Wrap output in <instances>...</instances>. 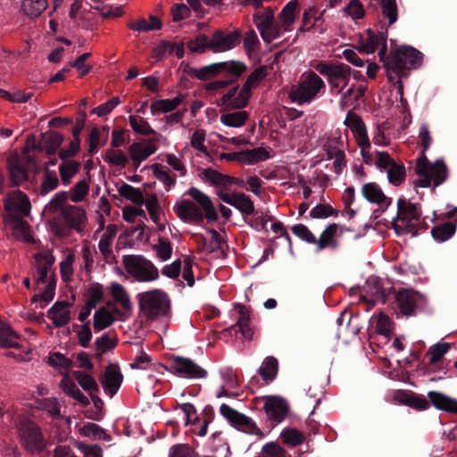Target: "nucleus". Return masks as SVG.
Masks as SVG:
<instances>
[{"mask_svg":"<svg viewBox=\"0 0 457 457\" xmlns=\"http://www.w3.org/2000/svg\"><path fill=\"white\" fill-rule=\"evenodd\" d=\"M449 350V344L436 343L431 345L427 353L429 362L434 364L441 360Z\"/></svg>","mask_w":457,"mask_h":457,"instance_id":"obj_61","label":"nucleus"},{"mask_svg":"<svg viewBox=\"0 0 457 457\" xmlns=\"http://www.w3.org/2000/svg\"><path fill=\"white\" fill-rule=\"evenodd\" d=\"M326 10L320 13L315 5H312L304 10L303 13L302 26L299 30L303 32H312L323 34L327 31L328 26L323 18Z\"/></svg>","mask_w":457,"mask_h":457,"instance_id":"obj_16","label":"nucleus"},{"mask_svg":"<svg viewBox=\"0 0 457 457\" xmlns=\"http://www.w3.org/2000/svg\"><path fill=\"white\" fill-rule=\"evenodd\" d=\"M237 309L239 314V318L237 321V326L239 328V331L242 333L245 338H251L253 336L252 330L249 327L250 321V313L245 306L238 304L237 305Z\"/></svg>","mask_w":457,"mask_h":457,"instance_id":"obj_46","label":"nucleus"},{"mask_svg":"<svg viewBox=\"0 0 457 457\" xmlns=\"http://www.w3.org/2000/svg\"><path fill=\"white\" fill-rule=\"evenodd\" d=\"M431 403L438 410L457 413V401L443 395L442 393L430 391L428 394Z\"/></svg>","mask_w":457,"mask_h":457,"instance_id":"obj_38","label":"nucleus"},{"mask_svg":"<svg viewBox=\"0 0 457 457\" xmlns=\"http://www.w3.org/2000/svg\"><path fill=\"white\" fill-rule=\"evenodd\" d=\"M157 146L152 140H142L131 144L129 147V154L133 163L138 167L142 162L155 153Z\"/></svg>","mask_w":457,"mask_h":457,"instance_id":"obj_24","label":"nucleus"},{"mask_svg":"<svg viewBox=\"0 0 457 457\" xmlns=\"http://www.w3.org/2000/svg\"><path fill=\"white\" fill-rule=\"evenodd\" d=\"M187 194L192 199H182L173 207L174 212L181 220L187 223H199L204 218L210 221L218 219L216 209L206 194L196 187H190Z\"/></svg>","mask_w":457,"mask_h":457,"instance_id":"obj_2","label":"nucleus"},{"mask_svg":"<svg viewBox=\"0 0 457 457\" xmlns=\"http://www.w3.org/2000/svg\"><path fill=\"white\" fill-rule=\"evenodd\" d=\"M418 299V294L408 290H400L396 295L399 308L404 315H411L414 312Z\"/></svg>","mask_w":457,"mask_h":457,"instance_id":"obj_35","label":"nucleus"},{"mask_svg":"<svg viewBox=\"0 0 457 457\" xmlns=\"http://www.w3.org/2000/svg\"><path fill=\"white\" fill-rule=\"evenodd\" d=\"M68 199L66 192L57 193L50 201L48 207L52 211L60 210L61 219L64 226L55 220L52 225V232L59 237H66L71 230L82 235L87 225V216L85 209L78 205H65Z\"/></svg>","mask_w":457,"mask_h":457,"instance_id":"obj_1","label":"nucleus"},{"mask_svg":"<svg viewBox=\"0 0 457 457\" xmlns=\"http://www.w3.org/2000/svg\"><path fill=\"white\" fill-rule=\"evenodd\" d=\"M251 94L243 87H234L222 96V104L228 109H241L246 106Z\"/></svg>","mask_w":457,"mask_h":457,"instance_id":"obj_25","label":"nucleus"},{"mask_svg":"<svg viewBox=\"0 0 457 457\" xmlns=\"http://www.w3.org/2000/svg\"><path fill=\"white\" fill-rule=\"evenodd\" d=\"M240 41L238 30L225 32L217 30L211 37V50L213 53H224L233 49Z\"/></svg>","mask_w":457,"mask_h":457,"instance_id":"obj_18","label":"nucleus"},{"mask_svg":"<svg viewBox=\"0 0 457 457\" xmlns=\"http://www.w3.org/2000/svg\"><path fill=\"white\" fill-rule=\"evenodd\" d=\"M259 374L266 382L272 381L278 373V361L274 357H267L258 370Z\"/></svg>","mask_w":457,"mask_h":457,"instance_id":"obj_45","label":"nucleus"},{"mask_svg":"<svg viewBox=\"0 0 457 457\" xmlns=\"http://www.w3.org/2000/svg\"><path fill=\"white\" fill-rule=\"evenodd\" d=\"M129 124L132 129L141 135H150L154 133V129L151 128L149 123L143 118L136 115H130L129 117Z\"/></svg>","mask_w":457,"mask_h":457,"instance_id":"obj_62","label":"nucleus"},{"mask_svg":"<svg viewBox=\"0 0 457 457\" xmlns=\"http://www.w3.org/2000/svg\"><path fill=\"white\" fill-rule=\"evenodd\" d=\"M263 408L269 420L276 423L281 422L289 410L287 402L284 398L275 395L264 397Z\"/></svg>","mask_w":457,"mask_h":457,"instance_id":"obj_21","label":"nucleus"},{"mask_svg":"<svg viewBox=\"0 0 457 457\" xmlns=\"http://www.w3.org/2000/svg\"><path fill=\"white\" fill-rule=\"evenodd\" d=\"M117 232L118 228L115 224H108L100 236L98 249L106 262L113 257L112 243Z\"/></svg>","mask_w":457,"mask_h":457,"instance_id":"obj_27","label":"nucleus"},{"mask_svg":"<svg viewBox=\"0 0 457 457\" xmlns=\"http://www.w3.org/2000/svg\"><path fill=\"white\" fill-rule=\"evenodd\" d=\"M122 379L120 369L116 365L110 364L105 368L100 382L104 393L112 398L117 394Z\"/></svg>","mask_w":457,"mask_h":457,"instance_id":"obj_22","label":"nucleus"},{"mask_svg":"<svg viewBox=\"0 0 457 457\" xmlns=\"http://www.w3.org/2000/svg\"><path fill=\"white\" fill-rule=\"evenodd\" d=\"M202 179L205 183H208L209 185L217 187V192L219 190H224V187L231 185L234 182L233 178L227 175H223L212 169H204L202 171Z\"/></svg>","mask_w":457,"mask_h":457,"instance_id":"obj_33","label":"nucleus"},{"mask_svg":"<svg viewBox=\"0 0 457 457\" xmlns=\"http://www.w3.org/2000/svg\"><path fill=\"white\" fill-rule=\"evenodd\" d=\"M243 152V164H253L270 158L269 152L263 147H256Z\"/></svg>","mask_w":457,"mask_h":457,"instance_id":"obj_47","label":"nucleus"},{"mask_svg":"<svg viewBox=\"0 0 457 457\" xmlns=\"http://www.w3.org/2000/svg\"><path fill=\"white\" fill-rule=\"evenodd\" d=\"M455 230V226L451 222H447L435 227L432 229L431 234L436 241L445 242L453 236Z\"/></svg>","mask_w":457,"mask_h":457,"instance_id":"obj_54","label":"nucleus"},{"mask_svg":"<svg viewBox=\"0 0 457 457\" xmlns=\"http://www.w3.org/2000/svg\"><path fill=\"white\" fill-rule=\"evenodd\" d=\"M115 320H119L115 313H113L112 307L105 306L97 309L93 317L94 329L96 331L103 330L110 327Z\"/></svg>","mask_w":457,"mask_h":457,"instance_id":"obj_30","label":"nucleus"},{"mask_svg":"<svg viewBox=\"0 0 457 457\" xmlns=\"http://www.w3.org/2000/svg\"><path fill=\"white\" fill-rule=\"evenodd\" d=\"M420 210L417 204H413L403 198L397 201V215L393 219V228L397 235L410 233L417 234V226L420 221Z\"/></svg>","mask_w":457,"mask_h":457,"instance_id":"obj_5","label":"nucleus"},{"mask_svg":"<svg viewBox=\"0 0 457 457\" xmlns=\"http://www.w3.org/2000/svg\"><path fill=\"white\" fill-rule=\"evenodd\" d=\"M298 13L299 3L297 0H291L283 7L279 14V20L286 31L291 30V27L295 22Z\"/></svg>","mask_w":457,"mask_h":457,"instance_id":"obj_36","label":"nucleus"},{"mask_svg":"<svg viewBox=\"0 0 457 457\" xmlns=\"http://www.w3.org/2000/svg\"><path fill=\"white\" fill-rule=\"evenodd\" d=\"M153 250L161 262L168 261L172 254V246L170 243L165 239H159V241L153 245Z\"/></svg>","mask_w":457,"mask_h":457,"instance_id":"obj_59","label":"nucleus"},{"mask_svg":"<svg viewBox=\"0 0 457 457\" xmlns=\"http://www.w3.org/2000/svg\"><path fill=\"white\" fill-rule=\"evenodd\" d=\"M222 384L217 391V396H229L235 395L232 390L237 388L238 381L236 373L230 368L221 369L220 371Z\"/></svg>","mask_w":457,"mask_h":457,"instance_id":"obj_31","label":"nucleus"},{"mask_svg":"<svg viewBox=\"0 0 457 457\" xmlns=\"http://www.w3.org/2000/svg\"><path fill=\"white\" fill-rule=\"evenodd\" d=\"M4 208L11 220L21 219L30 212L31 204L28 196L21 190L9 194L4 200Z\"/></svg>","mask_w":457,"mask_h":457,"instance_id":"obj_14","label":"nucleus"},{"mask_svg":"<svg viewBox=\"0 0 457 457\" xmlns=\"http://www.w3.org/2000/svg\"><path fill=\"white\" fill-rule=\"evenodd\" d=\"M344 226L337 223L329 224L321 233L319 239H317V252H320L327 247L337 249L338 246L337 237H341L346 231Z\"/></svg>","mask_w":457,"mask_h":457,"instance_id":"obj_23","label":"nucleus"},{"mask_svg":"<svg viewBox=\"0 0 457 457\" xmlns=\"http://www.w3.org/2000/svg\"><path fill=\"white\" fill-rule=\"evenodd\" d=\"M46 0H23L22 9L24 12L30 17H37L46 8Z\"/></svg>","mask_w":457,"mask_h":457,"instance_id":"obj_52","label":"nucleus"},{"mask_svg":"<svg viewBox=\"0 0 457 457\" xmlns=\"http://www.w3.org/2000/svg\"><path fill=\"white\" fill-rule=\"evenodd\" d=\"M118 193L121 197L130 201L137 205H141L144 203L143 191L140 188L134 187L129 184H121L118 187Z\"/></svg>","mask_w":457,"mask_h":457,"instance_id":"obj_42","label":"nucleus"},{"mask_svg":"<svg viewBox=\"0 0 457 457\" xmlns=\"http://www.w3.org/2000/svg\"><path fill=\"white\" fill-rule=\"evenodd\" d=\"M216 67L218 74L227 76L226 80H229V83L239 78L245 70V65L237 61L216 62Z\"/></svg>","mask_w":457,"mask_h":457,"instance_id":"obj_32","label":"nucleus"},{"mask_svg":"<svg viewBox=\"0 0 457 457\" xmlns=\"http://www.w3.org/2000/svg\"><path fill=\"white\" fill-rule=\"evenodd\" d=\"M171 370L174 374L183 378H203L207 375L205 370L192 360L184 357H175Z\"/></svg>","mask_w":457,"mask_h":457,"instance_id":"obj_17","label":"nucleus"},{"mask_svg":"<svg viewBox=\"0 0 457 457\" xmlns=\"http://www.w3.org/2000/svg\"><path fill=\"white\" fill-rule=\"evenodd\" d=\"M12 220L13 222L12 233L15 238L28 244L34 243V238L29 232V226L20 219Z\"/></svg>","mask_w":457,"mask_h":457,"instance_id":"obj_49","label":"nucleus"},{"mask_svg":"<svg viewBox=\"0 0 457 457\" xmlns=\"http://www.w3.org/2000/svg\"><path fill=\"white\" fill-rule=\"evenodd\" d=\"M122 262L128 274L137 282H152L159 278L155 265L142 255H123Z\"/></svg>","mask_w":457,"mask_h":457,"instance_id":"obj_8","label":"nucleus"},{"mask_svg":"<svg viewBox=\"0 0 457 457\" xmlns=\"http://www.w3.org/2000/svg\"><path fill=\"white\" fill-rule=\"evenodd\" d=\"M54 281H50L47 284H46L44 292L34 295L31 301L33 303H40L39 307L44 308L48 303H50L53 300L54 296Z\"/></svg>","mask_w":457,"mask_h":457,"instance_id":"obj_58","label":"nucleus"},{"mask_svg":"<svg viewBox=\"0 0 457 457\" xmlns=\"http://www.w3.org/2000/svg\"><path fill=\"white\" fill-rule=\"evenodd\" d=\"M415 172L418 176L417 185L421 187H428L431 185L439 186L446 179V166L441 160L430 162L422 154L417 159Z\"/></svg>","mask_w":457,"mask_h":457,"instance_id":"obj_6","label":"nucleus"},{"mask_svg":"<svg viewBox=\"0 0 457 457\" xmlns=\"http://www.w3.org/2000/svg\"><path fill=\"white\" fill-rule=\"evenodd\" d=\"M421 53L411 46H402L394 53L391 60L386 58L384 62L388 71L389 79L399 77L404 68H416L421 63Z\"/></svg>","mask_w":457,"mask_h":457,"instance_id":"obj_7","label":"nucleus"},{"mask_svg":"<svg viewBox=\"0 0 457 457\" xmlns=\"http://www.w3.org/2000/svg\"><path fill=\"white\" fill-rule=\"evenodd\" d=\"M187 46L191 52L203 53L207 49L211 50V38L204 35H198L187 43Z\"/></svg>","mask_w":457,"mask_h":457,"instance_id":"obj_64","label":"nucleus"},{"mask_svg":"<svg viewBox=\"0 0 457 457\" xmlns=\"http://www.w3.org/2000/svg\"><path fill=\"white\" fill-rule=\"evenodd\" d=\"M253 22L262 38L271 42L280 36L279 28L274 22V12L270 8L258 11L253 14Z\"/></svg>","mask_w":457,"mask_h":457,"instance_id":"obj_13","label":"nucleus"},{"mask_svg":"<svg viewBox=\"0 0 457 457\" xmlns=\"http://www.w3.org/2000/svg\"><path fill=\"white\" fill-rule=\"evenodd\" d=\"M221 415L228 420L237 429L250 435H255L259 438L264 436L263 432L257 427L256 423L249 417L237 411L232 409L230 406L223 403L220 407Z\"/></svg>","mask_w":457,"mask_h":457,"instance_id":"obj_12","label":"nucleus"},{"mask_svg":"<svg viewBox=\"0 0 457 457\" xmlns=\"http://www.w3.org/2000/svg\"><path fill=\"white\" fill-rule=\"evenodd\" d=\"M109 292L113 302H108V306L112 307L113 313L120 321L127 320L132 312V303L126 288L118 282H112L109 286Z\"/></svg>","mask_w":457,"mask_h":457,"instance_id":"obj_11","label":"nucleus"},{"mask_svg":"<svg viewBox=\"0 0 457 457\" xmlns=\"http://www.w3.org/2000/svg\"><path fill=\"white\" fill-rule=\"evenodd\" d=\"M388 181L395 185H401L405 178V168L402 163L395 162L387 170Z\"/></svg>","mask_w":457,"mask_h":457,"instance_id":"obj_57","label":"nucleus"},{"mask_svg":"<svg viewBox=\"0 0 457 457\" xmlns=\"http://www.w3.org/2000/svg\"><path fill=\"white\" fill-rule=\"evenodd\" d=\"M72 374L78 384L83 390L88 393L91 399H94L98 395L99 386L92 376L79 370H75Z\"/></svg>","mask_w":457,"mask_h":457,"instance_id":"obj_39","label":"nucleus"},{"mask_svg":"<svg viewBox=\"0 0 457 457\" xmlns=\"http://www.w3.org/2000/svg\"><path fill=\"white\" fill-rule=\"evenodd\" d=\"M386 32H379L375 34L371 29L367 30V35L362 36L359 41V50L365 54H373L378 47V56L380 61L386 62Z\"/></svg>","mask_w":457,"mask_h":457,"instance_id":"obj_15","label":"nucleus"},{"mask_svg":"<svg viewBox=\"0 0 457 457\" xmlns=\"http://www.w3.org/2000/svg\"><path fill=\"white\" fill-rule=\"evenodd\" d=\"M90 187L89 178H84L78 181L70 190L68 197L73 203H80L84 201L88 195Z\"/></svg>","mask_w":457,"mask_h":457,"instance_id":"obj_43","label":"nucleus"},{"mask_svg":"<svg viewBox=\"0 0 457 457\" xmlns=\"http://www.w3.org/2000/svg\"><path fill=\"white\" fill-rule=\"evenodd\" d=\"M87 304L90 309L96 308L104 299L103 286L96 283L92 284L87 289Z\"/></svg>","mask_w":457,"mask_h":457,"instance_id":"obj_56","label":"nucleus"},{"mask_svg":"<svg viewBox=\"0 0 457 457\" xmlns=\"http://www.w3.org/2000/svg\"><path fill=\"white\" fill-rule=\"evenodd\" d=\"M74 260V253L69 252L64 255V258L60 263L61 275L64 281H71L72 278Z\"/></svg>","mask_w":457,"mask_h":457,"instance_id":"obj_60","label":"nucleus"},{"mask_svg":"<svg viewBox=\"0 0 457 457\" xmlns=\"http://www.w3.org/2000/svg\"><path fill=\"white\" fill-rule=\"evenodd\" d=\"M366 88L361 86L351 85L345 91H342V96L339 101L342 109L355 108L359 101L364 96Z\"/></svg>","mask_w":457,"mask_h":457,"instance_id":"obj_28","label":"nucleus"},{"mask_svg":"<svg viewBox=\"0 0 457 457\" xmlns=\"http://www.w3.org/2000/svg\"><path fill=\"white\" fill-rule=\"evenodd\" d=\"M63 141V137L56 132L47 133L43 137V145L48 154L54 153Z\"/></svg>","mask_w":457,"mask_h":457,"instance_id":"obj_63","label":"nucleus"},{"mask_svg":"<svg viewBox=\"0 0 457 457\" xmlns=\"http://www.w3.org/2000/svg\"><path fill=\"white\" fill-rule=\"evenodd\" d=\"M8 171L10 180L12 185L19 186L28 179V172L21 164L18 156H11L8 158Z\"/></svg>","mask_w":457,"mask_h":457,"instance_id":"obj_34","label":"nucleus"},{"mask_svg":"<svg viewBox=\"0 0 457 457\" xmlns=\"http://www.w3.org/2000/svg\"><path fill=\"white\" fill-rule=\"evenodd\" d=\"M139 308L149 318L164 315L170 306V301L165 292L154 289L137 295Z\"/></svg>","mask_w":457,"mask_h":457,"instance_id":"obj_10","label":"nucleus"},{"mask_svg":"<svg viewBox=\"0 0 457 457\" xmlns=\"http://www.w3.org/2000/svg\"><path fill=\"white\" fill-rule=\"evenodd\" d=\"M249 115L245 111H237L233 112L223 113L220 115V122L230 128H241L248 120Z\"/></svg>","mask_w":457,"mask_h":457,"instance_id":"obj_41","label":"nucleus"},{"mask_svg":"<svg viewBox=\"0 0 457 457\" xmlns=\"http://www.w3.org/2000/svg\"><path fill=\"white\" fill-rule=\"evenodd\" d=\"M36 260V283L39 287L40 284H47L50 281H54L52 277L49 275L51 267L54 263V257L49 253H38L35 256Z\"/></svg>","mask_w":457,"mask_h":457,"instance_id":"obj_26","label":"nucleus"},{"mask_svg":"<svg viewBox=\"0 0 457 457\" xmlns=\"http://www.w3.org/2000/svg\"><path fill=\"white\" fill-rule=\"evenodd\" d=\"M361 193L366 201L378 205L382 212H385L392 204V199L386 196L380 186L375 182L364 183Z\"/></svg>","mask_w":457,"mask_h":457,"instance_id":"obj_19","label":"nucleus"},{"mask_svg":"<svg viewBox=\"0 0 457 457\" xmlns=\"http://www.w3.org/2000/svg\"><path fill=\"white\" fill-rule=\"evenodd\" d=\"M0 345L3 347H19V337L11 327L0 321Z\"/></svg>","mask_w":457,"mask_h":457,"instance_id":"obj_44","label":"nucleus"},{"mask_svg":"<svg viewBox=\"0 0 457 457\" xmlns=\"http://www.w3.org/2000/svg\"><path fill=\"white\" fill-rule=\"evenodd\" d=\"M205 136L204 130L197 129L192 133L190 137L191 146L197 152V155L201 157H209L207 148L204 145Z\"/></svg>","mask_w":457,"mask_h":457,"instance_id":"obj_50","label":"nucleus"},{"mask_svg":"<svg viewBox=\"0 0 457 457\" xmlns=\"http://www.w3.org/2000/svg\"><path fill=\"white\" fill-rule=\"evenodd\" d=\"M104 159L110 165L119 168H124L129 162V158L121 150L113 148L105 152Z\"/></svg>","mask_w":457,"mask_h":457,"instance_id":"obj_51","label":"nucleus"},{"mask_svg":"<svg viewBox=\"0 0 457 457\" xmlns=\"http://www.w3.org/2000/svg\"><path fill=\"white\" fill-rule=\"evenodd\" d=\"M128 27L137 32H146L152 30H158L162 28V22L156 16H150L149 21L141 18L137 21H131Z\"/></svg>","mask_w":457,"mask_h":457,"instance_id":"obj_40","label":"nucleus"},{"mask_svg":"<svg viewBox=\"0 0 457 457\" xmlns=\"http://www.w3.org/2000/svg\"><path fill=\"white\" fill-rule=\"evenodd\" d=\"M185 100L184 95H178L171 99H160L151 104L150 109L153 115H160L175 110Z\"/></svg>","mask_w":457,"mask_h":457,"instance_id":"obj_37","label":"nucleus"},{"mask_svg":"<svg viewBox=\"0 0 457 457\" xmlns=\"http://www.w3.org/2000/svg\"><path fill=\"white\" fill-rule=\"evenodd\" d=\"M326 90L324 80L313 71L303 72L288 92L292 103L303 106L320 98Z\"/></svg>","mask_w":457,"mask_h":457,"instance_id":"obj_3","label":"nucleus"},{"mask_svg":"<svg viewBox=\"0 0 457 457\" xmlns=\"http://www.w3.org/2000/svg\"><path fill=\"white\" fill-rule=\"evenodd\" d=\"M79 163L76 161H64L59 167L62 182L69 185L71 179L78 173Z\"/></svg>","mask_w":457,"mask_h":457,"instance_id":"obj_48","label":"nucleus"},{"mask_svg":"<svg viewBox=\"0 0 457 457\" xmlns=\"http://www.w3.org/2000/svg\"><path fill=\"white\" fill-rule=\"evenodd\" d=\"M217 195L222 202L237 208L242 214L251 215L254 212L253 202L243 193H228L225 190H219Z\"/></svg>","mask_w":457,"mask_h":457,"instance_id":"obj_20","label":"nucleus"},{"mask_svg":"<svg viewBox=\"0 0 457 457\" xmlns=\"http://www.w3.org/2000/svg\"><path fill=\"white\" fill-rule=\"evenodd\" d=\"M314 69L326 77L332 94L342 93L349 82L351 68L345 63L319 62Z\"/></svg>","mask_w":457,"mask_h":457,"instance_id":"obj_9","label":"nucleus"},{"mask_svg":"<svg viewBox=\"0 0 457 457\" xmlns=\"http://www.w3.org/2000/svg\"><path fill=\"white\" fill-rule=\"evenodd\" d=\"M143 204L145 205V208L149 213L151 220L154 223H159L161 216L162 214V211L159 205L158 199H157L156 195H147V197L145 199L144 198Z\"/></svg>","mask_w":457,"mask_h":457,"instance_id":"obj_53","label":"nucleus"},{"mask_svg":"<svg viewBox=\"0 0 457 457\" xmlns=\"http://www.w3.org/2000/svg\"><path fill=\"white\" fill-rule=\"evenodd\" d=\"M69 303L66 302H56L47 312V317L52 320L55 327H62L71 320Z\"/></svg>","mask_w":457,"mask_h":457,"instance_id":"obj_29","label":"nucleus"},{"mask_svg":"<svg viewBox=\"0 0 457 457\" xmlns=\"http://www.w3.org/2000/svg\"><path fill=\"white\" fill-rule=\"evenodd\" d=\"M21 446L31 454H37L46 447V440L41 428L27 418H19L15 422Z\"/></svg>","mask_w":457,"mask_h":457,"instance_id":"obj_4","label":"nucleus"},{"mask_svg":"<svg viewBox=\"0 0 457 457\" xmlns=\"http://www.w3.org/2000/svg\"><path fill=\"white\" fill-rule=\"evenodd\" d=\"M280 436L285 444L291 446L299 445L304 440L303 433L292 428H284L280 433Z\"/></svg>","mask_w":457,"mask_h":457,"instance_id":"obj_55","label":"nucleus"}]
</instances>
